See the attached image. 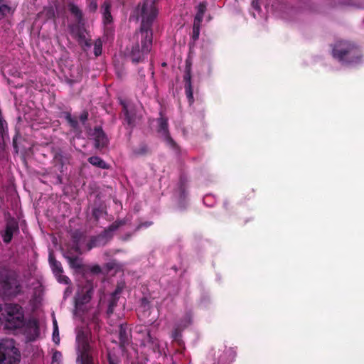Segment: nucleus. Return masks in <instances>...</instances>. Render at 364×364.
I'll list each match as a JSON object with an SVG mask.
<instances>
[{
    "mask_svg": "<svg viewBox=\"0 0 364 364\" xmlns=\"http://www.w3.org/2000/svg\"><path fill=\"white\" fill-rule=\"evenodd\" d=\"M158 2L159 0H143L137 6V14L141 18L140 28L124 51L125 57L133 64L144 63L152 49V26L159 13Z\"/></svg>",
    "mask_w": 364,
    "mask_h": 364,
    "instance_id": "nucleus-1",
    "label": "nucleus"
},
{
    "mask_svg": "<svg viewBox=\"0 0 364 364\" xmlns=\"http://www.w3.org/2000/svg\"><path fill=\"white\" fill-rule=\"evenodd\" d=\"M4 323L7 329H18L24 327V311L18 304H0V326Z\"/></svg>",
    "mask_w": 364,
    "mask_h": 364,
    "instance_id": "nucleus-2",
    "label": "nucleus"
},
{
    "mask_svg": "<svg viewBox=\"0 0 364 364\" xmlns=\"http://www.w3.org/2000/svg\"><path fill=\"white\" fill-rule=\"evenodd\" d=\"M18 275L9 270L0 271V297L11 299L23 292Z\"/></svg>",
    "mask_w": 364,
    "mask_h": 364,
    "instance_id": "nucleus-3",
    "label": "nucleus"
},
{
    "mask_svg": "<svg viewBox=\"0 0 364 364\" xmlns=\"http://www.w3.org/2000/svg\"><path fill=\"white\" fill-rule=\"evenodd\" d=\"M92 347L89 342V333L83 328L78 329L75 338L77 364H97L92 355Z\"/></svg>",
    "mask_w": 364,
    "mask_h": 364,
    "instance_id": "nucleus-4",
    "label": "nucleus"
},
{
    "mask_svg": "<svg viewBox=\"0 0 364 364\" xmlns=\"http://www.w3.org/2000/svg\"><path fill=\"white\" fill-rule=\"evenodd\" d=\"M20 360V351L13 343L0 342V364H18Z\"/></svg>",
    "mask_w": 364,
    "mask_h": 364,
    "instance_id": "nucleus-5",
    "label": "nucleus"
},
{
    "mask_svg": "<svg viewBox=\"0 0 364 364\" xmlns=\"http://www.w3.org/2000/svg\"><path fill=\"white\" fill-rule=\"evenodd\" d=\"M161 117L157 119V132L161 135L166 144L174 151H179V146L177 143L171 136L168 130V119L162 116L160 112Z\"/></svg>",
    "mask_w": 364,
    "mask_h": 364,
    "instance_id": "nucleus-6",
    "label": "nucleus"
},
{
    "mask_svg": "<svg viewBox=\"0 0 364 364\" xmlns=\"http://www.w3.org/2000/svg\"><path fill=\"white\" fill-rule=\"evenodd\" d=\"M357 53L356 48L346 41L338 42L332 50L333 58L339 61H345L348 56L354 57Z\"/></svg>",
    "mask_w": 364,
    "mask_h": 364,
    "instance_id": "nucleus-7",
    "label": "nucleus"
},
{
    "mask_svg": "<svg viewBox=\"0 0 364 364\" xmlns=\"http://www.w3.org/2000/svg\"><path fill=\"white\" fill-rule=\"evenodd\" d=\"M191 65L192 63L191 60L187 59L186 60L184 75L183 77L186 95L190 105L193 104L194 102L193 91L191 82Z\"/></svg>",
    "mask_w": 364,
    "mask_h": 364,
    "instance_id": "nucleus-8",
    "label": "nucleus"
},
{
    "mask_svg": "<svg viewBox=\"0 0 364 364\" xmlns=\"http://www.w3.org/2000/svg\"><path fill=\"white\" fill-rule=\"evenodd\" d=\"M71 155L61 149L55 151L53 158V166L61 173L65 171V166L70 163Z\"/></svg>",
    "mask_w": 364,
    "mask_h": 364,
    "instance_id": "nucleus-9",
    "label": "nucleus"
},
{
    "mask_svg": "<svg viewBox=\"0 0 364 364\" xmlns=\"http://www.w3.org/2000/svg\"><path fill=\"white\" fill-rule=\"evenodd\" d=\"M19 232L18 223L14 218H9L6 223L5 230L1 232L4 242H11L13 235Z\"/></svg>",
    "mask_w": 364,
    "mask_h": 364,
    "instance_id": "nucleus-10",
    "label": "nucleus"
},
{
    "mask_svg": "<svg viewBox=\"0 0 364 364\" xmlns=\"http://www.w3.org/2000/svg\"><path fill=\"white\" fill-rule=\"evenodd\" d=\"M113 237V235H109L108 232L105 230L97 236L92 237L87 243V249L90 250L93 247L105 246Z\"/></svg>",
    "mask_w": 364,
    "mask_h": 364,
    "instance_id": "nucleus-11",
    "label": "nucleus"
},
{
    "mask_svg": "<svg viewBox=\"0 0 364 364\" xmlns=\"http://www.w3.org/2000/svg\"><path fill=\"white\" fill-rule=\"evenodd\" d=\"M93 294V286L90 282H87V284L83 287L80 293H78L75 297V304L83 305L87 304Z\"/></svg>",
    "mask_w": 364,
    "mask_h": 364,
    "instance_id": "nucleus-12",
    "label": "nucleus"
},
{
    "mask_svg": "<svg viewBox=\"0 0 364 364\" xmlns=\"http://www.w3.org/2000/svg\"><path fill=\"white\" fill-rule=\"evenodd\" d=\"M72 32L75 33V36L77 38V42L80 46L82 48L91 47V39L86 38V31L84 28V23H82V25H77L73 27Z\"/></svg>",
    "mask_w": 364,
    "mask_h": 364,
    "instance_id": "nucleus-13",
    "label": "nucleus"
},
{
    "mask_svg": "<svg viewBox=\"0 0 364 364\" xmlns=\"http://www.w3.org/2000/svg\"><path fill=\"white\" fill-rule=\"evenodd\" d=\"M92 135L94 136L95 147L96 149H102L107 146L109 140L102 127H95Z\"/></svg>",
    "mask_w": 364,
    "mask_h": 364,
    "instance_id": "nucleus-14",
    "label": "nucleus"
},
{
    "mask_svg": "<svg viewBox=\"0 0 364 364\" xmlns=\"http://www.w3.org/2000/svg\"><path fill=\"white\" fill-rule=\"evenodd\" d=\"M24 326L28 337L30 340L33 341L39 336V325L36 319H30L27 323L25 322Z\"/></svg>",
    "mask_w": 364,
    "mask_h": 364,
    "instance_id": "nucleus-15",
    "label": "nucleus"
},
{
    "mask_svg": "<svg viewBox=\"0 0 364 364\" xmlns=\"http://www.w3.org/2000/svg\"><path fill=\"white\" fill-rule=\"evenodd\" d=\"M141 345L145 347H148L154 352L159 351V342L156 337L151 336L150 331H146V336L141 340Z\"/></svg>",
    "mask_w": 364,
    "mask_h": 364,
    "instance_id": "nucleus-16",
    "label": "nucleus"
},
{
    "mask_svg": "<svg viewBox=\"0 0 364 364\" xmlns=\"http://www.w3.org/2000/svg\"><path fill=\"white\" fill-rule=\"evenodd\" d=\"M122 105V112L124 116V121L132 129L136 125V116L134 109H129L125 103Z\"/></svg>",
    "mask_w": 364,
    "mask_h": 364,
    "instance_id": "nucleus-17",
    "label": "nucleus"
},
{
    "mask_svg": "<svg viewBox=\"0 0 364 364\" xmlns=\"http://www.w3.org/2000/svg\"><path fill=\"white\" fill-rule=\"evenodd\" d=\"M236 350L234 347L227 348L225 346L224 353L218 358V361L222 363H229L232 362L236 357Z\"/></svg>",
    "mask_w": 364,
    "mask_h": 364,
    "instance_id": "nucleus-18",
    "label": "nucleus"
},
{
    "mask_svg": "<svg viewBox=\"0 0 364 364\" xmlns=\"http://www.w3.org/2000/svg\"><path fill=\"white\" fill-rule=\"evenodd\" d=\"M119 289H117L114 292H112L109 296V301H108V306L107 309V314L108 316H111L114 310V308L117 306L118 301H119Z\"/></svg>",
    "mask_w": 364,
    "mask_h": 364,
    "instance_id": "nucleus-19",
    "label": "nucleus"
},
{
    "mask_svg": "<svg viewBox=\"0 0 364 364\" xmlns=\"http://www.w3.org/2000/svg\"><path fill=\"white\" fill-rule=\"evenodd\" d=\"M111 4L109 1H104L102 5V20L105 25H108L113 21V18L111 14Z\"/></svg>",
    "mask_w": 364,
    "mask_h": 364,
    "instance_id": "nucleus-20",
    "label": "nucleus"
},
{
    "mask_svg": "<svg viewBox=\"0 0 364 364\" xmlns=\"http://www.w3.org/2000/svg\"><path fill=\"white\" fill-rule=\"evenodd\" d=\"M48 260L54 274H63V269L60 262L57 261L52 252L49 253Z\"/></svg>",
    "mask_w": 364,
    "mask_h": 364,
    "instance_id": "nucleus-21",
    "label": "nucleus"
},
{
    "mask_svg": "<svg viewBox=\"0 0 364 364\" xmlns=\"http://www.w3.org/2000/svg\"><path fill=\"white\" fill-rule=\"evenodd\" d=\"M68 9L72 15L75 18L77 25H82L83 23V14L80 9L75 4L70 3L68 5Z\"/></svg>",
    "mask_w": 364,
    "mask_h": 364,
    "instance_id": "nucleus-22",
    "label": "nucleus"
},
{
    "mask_svg": "<svg viewBox=\"0 0 364 364\" xmlns=\"http://www.w3.org/2000/svg\"><path fill=\"white\" fill-rule=\"evenodd\" d=\"M119 339L121 348H125L129 343V337L127 328L122 324L119 326Z\"/></svg>",
    "mask_w": 364,
    "mask_h": 364,
    "instance_id": "nucleus-23",
    "label": "nucleus"
},
{
    "mask_svg": "<svg viewBox=\"0 0 364 364\" xmlns=\"http://www.w3.org/2000/svg\"><path fill=\"white\" fill-rule=\"evenodd\" d=\"M88 162L92 166L102 168L109 169V165L107 164L102 159L97 156H92L88 158Z\"/></svg>",
    "mask_w": 364,
    "mask_h": 364,
    "instance_id": "nucleus-24",
    "label": "nucleus"
},
{
    "mask_svg": "<svg viewBox=\"0 0 364 364\" xmlns=\"http://www.w3.org/2000/svg\"><path fill=\"white\" fill-rule=\"evenodd\" d=\"M196 14L194 17V22L202 23L204 14L207 10V3L205 1L200 2L196 7Z\"/></svg>",
    "mask_w": 364,
    "mask_h": 364,
    "instance_id": "nucleus-25",
    "label": "nucleus"
},
{
    "mask_svg": "<svg viewBox=\"0 0 364 364\" xmlns=\"http://www.w3.org/2000/svg\"><path fill=\"white\" fill-rule=\"evenodd\" d=\"M66 259L69 263V265L71 268L80 270L83 269V264L82 263V259L78 257H70L67 256Z\"/></svg>",
    "mask_w": 364,
    "mask_h": 364,
    "instance_id": "nucleus-26",
    "label": "nucleus"
},
{
    "mask_svg": "<svg viewBox=\"0 0 364 364\" xmlns=\"http://www.w3.org/2000/svg\"><path fill=\"white\" fill-rule=\"evenodd\" d=\"M125 224L124 220H116L112 223L107 228L105 229L106 232H108L109 235H113V232L117 230L119 227Z\"/></svg>",
    "mask_w": 364,
    "mask_h": 364,
    "instance_id": "nucleus-27",
    "label": "nucleus"
},
{
    "mask_svg": "<svg viewBox=\"0 0 364 364\" xmlns=\"http://www.w3.org/2000/svg\"><path fill=\"white\" fill-rule=\"evenodd\" d=\"M11 11V8L5 4L4 0H0V20L5 18Z\"/></svg>",
    "mask_w": 364,
    "mask_h": 364,
    "instance_id": "nucleus-28",
    "label": "nucleus"
},
{
    "mask_svg": "<svg viewBox=\"0 0 364 364\" xmlns=\"http://www.w3.org/2000/svg\"><path fill=\"white\" fill-rule=\"evenodd\" d=\"M65 119L72 128L76 129L79 127L77 120L73 118L70 112L65 113Z\"/></svg>",
    "mask_w": 364,
    "mask_h": 364,
    "instance_id": "nucleus-29",
    "label": "nucleus"
},
{
    "mask_svg": "<svg viewBox=\"0 0 364 364\" xmlns=\"http://www.w3.org/2000/svg\"><path fill=\"white\" fill-rule=\"evenodd\" d=\"M200 25H201V23H198V22L193 21V34H192V38L193 39V41H196L199 38Z\"/></svg>",
    "mask_w": 364,
    "mask_h": 364,
    "instance_id": "nucleus-30",
    "label": "nucleus"
},
{
    "mask_svg": "<svg viewBox=\"0 0 364 364\" xmlns=\"http://www.w3.org/2000/svg\"><path fill=\"white\" fill-rule=\"evenodd\" d=\"M102 43L99 38L95 41L94 43V54L95 56H99L102 54Z\"/></svg>",
    "mask_w": 364,
    "mask_h": 364,
    "instance_id": "nucleus-31",
    "label": "nucleus"
},
{
    "mask_svg": "<svg viewBox=\"0 0 364 364\" xmlns=\"http://www.w3.org/2000/svg\"><path fill=\"white\" fill-rule=\"evenodd\" d=\"M87 7L89 12L95 13L98 8L97 0H87Z\"/></svg>",
    "mask_w": 364,
    "mask_h": 364,
    "instance_id": "nucleus-32",
    "label": "nucleus"
},
{
    "mask_svg": "<svg viewBox=\"0 0 364 364\" xmlns=\"http://www.w3.org/2000/svg\"><path fill=\"white\" fill-rule=\"evenodd\" d=\"M103 212H104L103 208L101 207V206L97 207V208H94L92 209V217L94 218L95 221L97 222L99 220V219L102 216Z\"/></svg>",
    "mask_w": 364,
    "mask_h": 364,
    "instance_id": "nucleus-33",
    "label": "nucleus"
},
{
    "mask_svg": "<svg viewBox=\"0 0 364 364\" xmlns=\"http://www.w3.org/2000/svg\"><path fill=\"white\" fill-rule=\"evenodd\" d=\"M192 318H193V315H192V313L188 311V312H186L183 316V320L181 321L182 323L181 325L183 326V327H187L188 325H190L191 323H192Z\"/></svg>",
    "mask_w": 364,
    "mask_h": 364,
    "instance_id": "nucleus-34",
    "label": "nucleus"
},
{
    "mask_svg": "<svg viewBox=\"0 0 364 364\" xmlns=\"http://www.w3.org/2000/svg\"><path fill=\"white\" fill-rule=\"evenodd\" d=\"M149 152L148 146L146 144H141L139 147L134 150L136 155H145Z\"/></svg>",
    "mask_w": 364,
    "mask_h": 364,
    "instance_id": "nucleus-35",
    "label": "nucleus"
},
{
    "mask_svg": "<svg viewBox=\"0 0 364 364\" xmlns=\"http://www.w3.org/2000/svg\"><path fill=\"white\" fill-rule=\"evenodd\" d=\"M55 276L56 277L58 282L65 284H70V279L68 278V277L63 275V274H55Z\"/></svg>",
    "mask_w": 364,
    "mask_h": 364,
    "instance_id": "nucleus-36",
    "label": "nucleus"
},
{
    "mask_svg": "<svg viewBox=\"0 0 364 364\" xmlns=\"http://www.w3.org/2000/svg\"><path fill=\"white\" fill-rule=\"evenodd\" d=\"M53 340L56 344H58L60 342L59 331L58 327L53 329Z\"/></svg>",
    "mask_w": 364,
    "mask_h": 364,
    "instance_id": "nucleus-37",
    "label": "nucleus"
},
{
    "mask_svg": "<svg viewBox=\"0 0 364 364\" xmlns=\"http://www.w3.org/2000/svg\"><path fill=\"white\" fill-rule=\"evenodd\" d=\"M88 112L87 110H83L82 113L80 114L79 119L80 122L84 124L88 119Z\"/></svg>",
    "mask_w": 364,
    "mask_h": 364,
    "instance_id": "nucleus-38",
    "label": "nucleus"
},
{
    "mask_svg": "<svg viewBox=\"0 0 364 364\" xmlns=\"http://www.w3.org/2000/svg\"><path fill=\"white\" fill-rule=\"evenodd\" d=\"M90 270L92 274H98L102 272V269H101L100 266L98 264L92 266L90 267Z\"/></svg>",
    "mask_w": 364,
    "mask_h": 364,
    "instance_id": "nucleus-39",
    "label": "nucleus"
},
{
    "mask_svg": "<svg viewBox=\"0 0 364 364\" xmlns=\"http://www.w3.org/2000/svg\"><path fill=\"white\" fill-rule=\"evenodd\" d=\"M152 225V222H145L140 223L135 229V231L139 230L142 227H149Z\"/></svg>",
    "mask_w": 364,
    "mask_h": 364,
    "instance_id": "nucleus-40",
    "label": "nucleus"
},
{
    "mask_svg": "<svg viewBox=\"0 0 364 364\" xmlns=\"http://www.w3.org/2000/svg\"><path fill=\"white\" fill-rule=\"evenodd\" d=\"M62 356V354L60 352L56 350L53 353V356H52V359H53V361H57L58 359H60Z\"/></svg>",
    "mask_w": 364,
    "mask_h": 364,
    "instance_id": "nucleus-41",
    "label": "nucleus"
},
{
    "mask_svg": "<svg viewBox=\"0 0 364 364\" xmlns=\"http://www.w3.org/2000/svg\"><path fill=\"white\" fill-rule=\"evenodd\" d=\"M252 6L257 11L260 10V6L259 4V0H252Z\"/></svg>",
    "mask_w": 364,
    "mask_h": 364,
    "instance_id": "nucleus-42",
    "label": "nucleus"
},
{
    "mask_svg": "<svg viewBox=\"0 0 364 364\" xmlns=\"http://www.w3.org/2000/svg\"><path fill=\"white\" fill-rule=\"evenodd\" d=\"M56 179H57V183L58 184H61L62 183L63 178H62V176L60 175H58Z\"/></svg>",
    "mask_w": 364,
    "mask_h": 364,
    "instance_id": "nucleus-43",
    "label": "nucleus"
},
{
    "mask_svg": "<svg viewBox=\"0 0 364 364\" xmlns=\"http://www.w3.org/2000/svg\"><path fill=\"white\" fill-rule=\"evenodd\" d=\"M138 73L139 75L141 76V77H145V74H144V70L143 69H139L138 70Z\"/></svg>",
    "mask_w": 364,
    "mask_h": 364,
    "instance_id": "nucleus-44",
    "label": "nucleus"
},
{
    "mask_svg": "<svg viewBox=\"0 0 364 364\" xmlns=\"http://www.w3.org/2000/svg\"><path fill=\"white\" fill-rule=\"evenodd\" d=\"M108 361L109 364H116L114 360L110 358V356L108 357Z\"/></svg>",
    "mask_w": 364,
    "mask_h": 364,
    "instance_id": "nucleus-45",
    "label": "nucleus"
},
{
    "mask_svg": "<svg viewBox=\"0 0 364 364\" xmlns=\"http://www.w3.org/2000/svg\"><path fill=\"white\" fill-rule=\"evenodd\" d=\"M132 237V234H127L124 238V240H128Z\"/></svg>",
    "mask_w": 364,
    "mask_h": 364,
    "instance_id": "nucleus-46",
    "label": "nucleus"
},
{
    "mask_svg": "<svg viewBox=\"0 0 364 364\" xmlns=\"http://www.w3.org/2000/svg\"><path fill=\"white\" fill-rule=\"evenodd\" d=\"M72 291V289L70 287H67L65 291V294H66L67 293H70Z\"/></svg>",
    "mask_w": 364,
    "mask_h": 364,
    "instance_id": "nucleus-47",
    "label": "nucleus"
},
{
    "mask_svg": "<svg viewBox=\"0 0 364 364\" xmlns=\"http://www.w3.org/2000/svg\"><path fill=\"white\" fill-rule=\"evenodd\" d=\"M53 326H53V327H54V328H53V329H54L55 328L58 327V325H57V322H56V321H54V322H53Z\"/></svg>",
    "mask_w": 364,
    "mask_h": 364,
    "instance_id": "nucleus-48",
    "label": "nucleus"
},
{
    "mask_svg": "<svg viewBox=\"0 0 364 364\" xmlns=\"http://www.w3.org/2000/svg\"><path fill=\"white\" fill-rule=\"evenodd\" d=\"M49 12L52 14V15H54V11H53V9H50L49 10Z\"/></svg>",
    "mask_w": 364,
    "mask_h": 364,
    "instance_id": "nucleus-49",
    "label": "nucleus"
},
{
    "mask_svg": "<svg viewBox=\"0 0 364 364\" xmlns=\"http://www.w3.org/2000/svg\"><path fill=\"white\" fill-rule=\"evenodd\" d=\"M13 144H14V146H16V142H15V141H14H14H13Z\"/></svg>",
    "mask_w": 364,
    "mask_h": 364,
    "instance_id": "nucleus-50",
    "label": "nucleus"
},
{
    "mask_svg": "<svg viewBox=\"0 0 364 364\" xmlns=\"http://www.w3.org/2000/svg\"><path fill=\"white\" fill-rule=\"evenodd\" d=\"M166 65V63H164L162 64V65H163V66H165Z\"/></svg>",
    "mask_w": 364,
    "mask_h": 364,
    "instance_id": "nucleus-51",
    "label": "nucleus"
},
{
    "mask_svg": "<svg viewBox=\"0 0 364 364\" xmlns=\"http://www.w3.org/2000/svg\"><path fill=\"white\" fill-rule=\"evenodd\" d=\"M176 335H177V332L176 331V332H175L174 337H176Z\"/></svg>",
    "mask_w": 364,
    "mask_h": 364,
    "instance_id": "nucleus-52",
    "label": "nucleus"
}]
</instances>
